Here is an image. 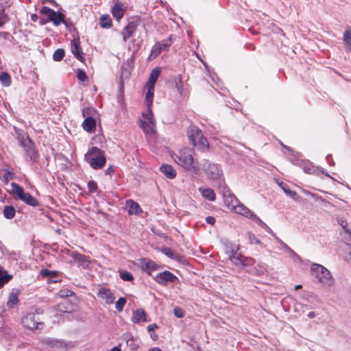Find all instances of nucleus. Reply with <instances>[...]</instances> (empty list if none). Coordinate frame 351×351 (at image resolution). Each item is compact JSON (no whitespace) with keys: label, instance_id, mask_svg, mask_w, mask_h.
I'll list each match as a JSON object with an SVG mask.
<instances>
[{"label":"nucleus","instance_id":"obj_16","mask_svg":"<svg viewBox=\"0 0 351 351\" xmlns=\"http://www.w3.org/2000/svg\"><path fill=\"white\" fill-rule=\"evenodd\" d=\"M141 263V267L142 270L146 272L149 276H152L153 271L159 270L161 266L156 263L152 260H148L146 258H141L139 259Z\"/></svg>","mask_w":351,"mask_h":351},{"label":"nucleus","instance_id":"obj_41","mask_svg":"<svg viewBox=\"0 0 351 351\" xmlns=\"http://www.w3.org/2000/svg\"><path fill=\"white\" fill-rule=\"evenodd\" d=\"M119 274L120 278L124 281L132 282L134 280L133 275L126 270H120Z\"/></svg>","mask_w":351,"mask_h":351},{"label":"nucleus","instance_id":"obj_30","mask_svg":"<svg viewBox=\"0 0 351 351\" xmlns=\"http://www.w3.org/2000/svg\"><path fill=\"white\" fill-rule=\"evenodd\" d=\"M26 204L32 207H36L40 205L39 202L33 197L29 193L26 192L23 197L20 199Z\"/></svg>","mask_w":351,"mask_h":351},{"label":"nucleus","instance_id":"obj_33","mask_svg":"<svg viewBox=\"0 0 351 351\" xmlns=\"http://www.w3.org/2000/svg\"><path fill=\"white\" fill-rule=\"evenodd\" d=\"M40 274L43 277L49 278V280L56 282L58 280L56 278L58 276V273L54 271H51L47 269H43L40 271Z\"/></svg>","mask_w":351,"mask_h":351},{"label":"nucleus","instance_id":"obj_5","mask_svg":"<svg viewBox=\"0 0 351 351\" xmlns=\"http://www.w3.org/2000/svg\"><path fill=\"white\" fill-rule=\"evenodd\" d=\"M312 274L317 279V281L325 287H330L334 285L335 280L330 272L325 267L317 263H312L311 265Z\"/></svg>","mask_w":351,"mask_h":351},{"label":"nucleus","instance_id":"obj_25","mask_svg":"<svg viewBox=\"0 0 351 351\" xmlns=\"http://www.w3.org/2000/svg\"><path fill=\"white\" fill-rule=\"evenodd\" d=\"M16 134L17 135V139L19 142V145L23 147H25L27 143H29V140H32L29 134L23 131V130L19 129L16 130Z\"/></svg>","mask_w":351,"mask_h":351},{"label":"nucleus","instance_id":"obj_36","mask_svg":"<svg viewBox=\"0 0 351 351\" xmlns=\"http://www.w3.org/2000/svg\"><path fill=\"white\" fill-rule=\"evenodd\" d=\"M343 40L346 45V49L351 52V28L343 32Z\"/></svg>","mask_w":351,"mask_h":351},{"label":"nucleus","instance_id":"obj_54","mask_svg":"<svg viewBox=\"0 0 351 351\" xmlns=\"http://www.w3.org/2000/svg\"><path fill=\"white\" fill-rule=\"evenodd\" d=\"M134 60H135V55H134V53H133L132 56H131V58H128L126 60L125 63L122 66H125L126 68H130V69L133 70Z\"/></svg>","mask_w":351,"mask_h":351},{"label":"nucleus","instance_id":"obj_14","mask_svg":"<svg viewBox=\"0 0 351 351\" xmlns=\"http://www.w3.org/2000/svg\"><path fill=\"white\" fill-rule=\"evenodd\" d=\"M70 256L73 259L74 263H75L78 267L83 269H89L90 261L88 256L77 252H72Z\"/></svg>","mask_w":351,"mask_h":351},{"label":"nucleus","instance_id":"obj_35","mask_svg":"<svg viewBox=\"0 0 351 351\" xmlns=\"http://www.w3.org/2000/svg\"><path fill=\"white\" fill-rule=\"evenodd\" d=\"M0 82L3 86H10L12 83L10 75L6 71H0Z\"/></svg>","mask_w":351,"mask_h":351},{"label":"nucleus","instance_id":"obj_62","mask_svg":"<svg viewBox=\"0 0 351 351\" xmlns=\"http://www.w3.org/2000/svg\"><path fill=\"white\" fill-rule=\"evenodd\" d=\"M206 221L210 225H214L216 220L215 218L213 216H208L206 218Z\"/></svg>","mask_w":351,"mask_h":351},{"label":"nucleus","instance_id":"obj_23","mask_svg":"<svg viewBox=\"0 0 351 351\" xmlns=\"http://www.w3.org/2000/svg\"><path fill=\"white\" fill-rule=\"evenodd\" d=\"M97 126V121L95 118L86 117L84 121L82 122V128L89 132L93 133L95 131Z\"/></svg>","mask_w":351,"mask_h":351},{"label":"nucleus","instance_id":"obj_26","mask_svg":"<svg viewBox=\"0 0 351 351\" xmlns=\"http://www.w3.org/2000/svg\"><path fill=\"white\" fill-rule=\"evenodd\" d=\"M160 73V69L159 67H156L152 71L149 80L147 82V88H154V86L158 79Z\"/></svg>","mask_w":351,"mask_h":351},{"label":"nucleus","instance_id":"obj_8","mask_svg":"<svg viewBox=\"0 0 351 351\" xmlns=\"http://www.w3.org/2000/svg\"><path fill=\"white\" fill-rule=\"evenodd\" d=\"M203 169L207 178L210 180H217L223 175V170L219 165L208 160H206L203 164Z\"/></svg>","mask_w":351,"mask_h":351},{"label":"nucleus","instance_id":"obj_50","mask_svg":"<svg viewBox=\"0 0 351 351\" xmlns=\"http://www.w3.org/2000/svg\"><path fill=\"white\" fill-rule=\"evenodd\" d=\"M87 187L90 193H93L97 191L98 186L95 181L90 180L87 183Z\"/></svg>","mask_w":351,"mask_h":351},{"label":"nucleus","instance_id":"obj_37","mask_svg":"<svg viewBox=\"0 0 351 351\" xmlns=\"http://www.w3.org/2000/svg\"><path fill=\"white\" fill-rule=\"evenodd\" d=\"M202 195L209 201H214L216 199L214 191L209 188L202 189Z\"/></svg>","mask_w":351,"mask_h":351},{"label":"nucleus","instance_id":"obj_29","mask_svg":"<svg viewBox=\"0 0 351 351\" xmlns=\"http://www.w3.org/2000/svg\"><path fill=\"white\" fill-rule=\"evenodd\" d=\"M12 190L10 193L16 196L19 199H21L26 193L24 189L16 182L11 183Z\"/></svg>","mask_w":351,"mask_h":351},{"label":"nucleus","instance_id":"obj_12","mask_svg":"<svg viewBox=\"0 0 351 351\" xmlns=\"http://www.w3.org/2000/svg\"><path fill=\"white\" fill-rule=\"evenodd\" d=\"M23 148L24 149L26 161L32 162V163L38 161L40 155L33 140H29V143H27V145L23 147Z\"/></svg>","mask_w":351,"mask_h":351},{"label":"nucleus","instance_id":"obj_27","mask_svg":"<svg viewBox=\"0 0 351 351\" xmlns=\"http://www.w3.org/2000/svg\"><path fill=\"white\" fill-rule=\"evenodd\" d=\"M140 127L142 128L145 133H155V121L149 120L148 121H145L140 120Z\"/></svg>","mask_w":351,"mask_h":351},{"label":"nucleus","instance_id":"obj_63","mask_svg":"<svg viewBox=\"0 0 351 351\" xmlns=\"http://www.w3.org/2000/svg\"><path fill=\"white\" fill-rule=\"evenodd\" d=\"M158 328V326L156 324H152L147 327V330L149 332H152L155 329Z\"/></svg>","mask_w":351,"mask_h":351},{"label":"nucleus","instance_id":"obj_49","mask_svg":"<svg viewBox=\"0 0 351 351\" xmlns=\"http://www.w3.org/2000/svg\"><path fill=\"white\" fill-rule=\"evenodd\" d=\"M127 346L132 350V351H136L139 346L136 343L135 339L133 336H131L128 340H127Z\"/></svg>","mask_w":351,"mask_h":351},{"label":"nucleus","instance_id":"obj_48","mask_svg":"<svg viewBox=\"0 0 351 351\" xmlns=\"http://www.w3.org/2000/svg\"><path fill=\"white\" fill-rule=\"evenodd\" d=\"M127 300L124 297H121L118 299L115 304L116 310L118 312H121L126 304Z\"/></svg>","mask_w":351,"mask_h":351},{"label":"nucleus","instance_id":"obj_20","mask_svg":"<svg viewBox=\"0 0 351 351\" xmlns=\"http://www.w3.org/2000/svg\"><path fill=\"white\" fill-rule=\"evenodd\" d=\"M132 320L134 323L136 324L141 322H147L150 321V319L147 318L145 311L141 308H137L136 311H133Z\"/></svg>","mask_w":351,"mask_h":351},{"label":"nucleus","instance_id":"obj_51","mask_svg":"<svg viewBox=\"0 0 351 351\" xmlns=\"http://www.w3.org/2000/svg\"><path fill=\"white\" fill-rule=\"evenodd\" d=\"M57 294L60 298H66L67 297L71 296L72 295H74V293L71 290L64 289H60Z\"/></svg>","mask_w":351,"mask_h":351},{"label":"nucleus","instance_id":"obj_43","mask_svg":"<svg viewBox=\"0 0 351 351\" xmlns=\"http://www.w3.org/2000/svg\"><path fill=\"white\" fill-rule=\"evenodd\" d=\"M65 56V51L63 49H56L53 54V60L56 62L61 61Z\"/></svg>","mask_w":351,"mask_h":351},{"label":"nucleus","instance_id":"obj_4","mask_svg":"<svg viewBox=\"0 0 351 351\" xmlns=\"http://www.w3.org/2000/svg\"><path fill=\"white\" fill-rule=\"evenodd\" d=\"M187 134L189 141L197 150L201 152L208 150L209 144L207 138L197 126L191 125L187 130Z\"/></svg>","mask_w":351,"mask_h":351},{"label":"nucleus","instance_id":"obj_1","mask_svg":"<svg viewBox=\"0 0 351 351\" xmlns=\"http://www.w3.org/2000/svg\"><path fill=\"white\" fill-rule=\"evenodd\" d=\"M222 195L224 204L228 208L235 210L237 213L250 219L254 215L251 210L240 202L237 197L232 193L229 187L225 184L223 186Z\"/></svg>","mask_w":351,"mask_h":351},{"label":"nucleus","instance_id":"obj_53","mask_svg":"<svg viewBox=\"0 0 351 351\" xmlns=\"http://www.w3.org/2000/svg\"><path fill=\"white\" fill-rule=\"evenodd\" d=\"M77 78L82 82H85L88 80V76L85 71L82 69H77Z\"/></svg>","mask_w":351,"mask_h":351},{"label":"nucleus","instance_id":"obj_46","mask_svg":"<svg viewBox=\"0 0 351 351\" xmlns=\"http://www.w3.org/2000/svg\"><path fill=\"white\" fill-rule=\"evenodd\" d=\"M132 69L130 68H126L125 66H121V72L120 75V79L128 80L130 77Z\"/></svg>","mask_w":351,"mask_h":351},{"label":"nucleus","instance_id":"obj_21","mask_svg":"<svg viewBox=\"0 0 351 351\" xmlns=\"http://www.w3.org/2000/svg\"><path fill=\"white\" fill-rule=\"evenodd\" d=\"M125 12L123 4L120 2L116 3L111 9L112 16L117 21H119L123 18Z\"/></svg>","mask_w":351,"mask_h":351},{"label":"nucleus","instance_id":"obj_39","mask_svg":"<svg viewBox=\"0 0 351 351\" xmlns=\"http://www.w3.org/2000/svg\"><path fill=\"white\" fill-rule=\"evenodd\" d=\"M174 82L176 88H177L178 93L180 95H183V84H182V77L180 74L175 76Z\"/></svg>","mask_w":351,"mask_h":351},{"label":"nucleus","instance_id":"obj_10","mask_svg":"<svg viewBox=\"0 0 351 351\" xmlns=\"http://www.w3.org/2000/svg\"><path fill=\"white\" fill-rule=\"evenodd\" d=\"M291 162L300 167H301L304 172L308 174H314L318 175L319 167H315L311 161L308 160H301V159H292L289 158Z\"/></svg>","mask_w":351,"mask_h":351},{"label":"nucleus","instance_id":"obj_47","mask_svg":"<svg viewBox=\"0 0 351 351\" xmlns=\"http://www.w3.org/2000/svg\"><path fill=\"white\" fill-rule=\"evenodd\" d=\"M128 202L130 203V209L128 213L130 214L132 211H134L135 214H138L141 212V208L139 204L133 200H130Z\"/></svg>","mask_w":351,"mask_h":351},{"label":"nucleus","instance_id":"obj_19","mask_svg":"<svg viewBox=\"0 0 351 351\" xmlns=\"http://www.w3.org/2000/svg\"><path fill=\"white\" fill-rule=\"evenodd\" d=\"M97 296L105 300L107 304H112L114 302L115 297L110 289L101 287L99 289Z\"/></svg>","mask_w":351,"mask_h":351},{"label":"nucleus","instance_id":"obj_55","mask_svg":"<svg viewBox=\"0 0 351 351\" xmlns=\"http://www.w3.org/2000/svg\"><path fill=\"white\" fill-rule=\"evenodd\" d=\"M142 116L147 119V121H155L154 118V114L152 113V111L151 110V107H147V111L142 113Z\"/></svg>","mask_w":351,"mask_h":351},{"label":"nucleus","instance_id":"obj_9","mask_svg":"<svg viewBox=\"0 0 351 351\" xmlns=\"http://www.w3.org/2000/svg\"><path fill=\"white\" fill-rule=\"evenodd\" d=\"M230 261L237 267L245 269L247 271H250L249 267L254 265L255 263L254 258L245 256L241 253L236 256H232V258H230Z\"/></svg>","mask_w":351,"mask_h":351},{"label":"nucleus","instance_id":"obj_6","mask_svg":"<svg viewBox=\"0 0 351 351\" xmlns=\"http://www.w3.org/2000/svg\"><path fill=\"white\" fill-rule=\"evenodd\" d=\"M40 13L42 15L49 16V21H51L55 26L60 25L66 20L65 19V14L62 12L54 11L47 6H43L40 10Z\"/></svg>","mask_w":351,"mask_h":351},{"label":"nucleus","instance_id":"obj_13","mask_svg":"<svg viewBox=\"0 0 351 351\" xmlns=\"http://www.w3.org/2000/svg\"><path fill=\"white\" fill-rule=\"evenodd\" d=\"M152 277L156 282L162 286L167 285L169 282H175L178 280L177 276L167 270L160 272L156 276Z\"/></svg>","mask_w":351,"mask_h":351},{"label":"nucleus","instance_id":"obj_3","mask_svg":"<svg viewBox=\"0 0 351 351\" xmlns=\"http://www.w3.org/2000/svg\"><path fill=\"white\" fill-rule=\"evenodd\" d=\"M84 160L87 162L93 169H101L106 163L105 152L97 147H92L84 154Z\"/></svg>","mask_w":351,"mask_h":351},{"label":"nucleus","instance_id":"obj_22","mask_svg":"<svg viewBox=\"0 0 351 351\" xmlns=\"http://www.w3.org/2000/svg\"><path fill=\"white\" fill-rule=\"evenodd\" d=\"M20 292V290L14 289L10 293L7 302V306L9 308H13L19 304V300L18 296Z\"/></svg>","mask_w":351,"mask_h":351},{"label":"nucleus","instance_id":"obj_40","mask_svg":"<svg viewBox=\"0 0 351 351\" xmlns=\"http://www.w3.org/2000/svg\"><path fill=\"white\" fill-rule=\"evenodd\" d=\"M161 47H159V45L156 43L152 48L148 59L153 60L156 58L159 54L161 53Z\"/></svg>","mask_w":351,"mask_h":351},{"label":"nucleus","instance_id":"obj_17","mask_svg":"<svg viewBox=\"0 0 351 351\" xmlns=\"http://www.w3.org/2000/svg\"><path fill=\"white\" fill-rule=\"evenodd\" d=\"M45 343L51 348L60 350H66L72 346L71 343H67L58 339H47L45 341Z\"/></svg>","mask_w":351,"mask_h":351},{"label":"nucleus","instance_id":"obj_2","mask_svg":"<svg viewBox=\"0 0 351 351\" xmlns=\"http://www.w3.org/2000/svg\"><path fill=\"white\" fill-rule=\"evenodd\" d=\"M177 163L185 170L194 174H198L199 165L197 160L194 159L193 150L190 149L181 150L179 155L177 156Z\"/></svg>","mask_w":351,"mask_h":351},{"label":"nucleus","instance_id":"obj_7","mask_svg":"<svg viewBox=\"0 0 351 351\" xmlns=\"http://www.w3.org/2000/svg\"><path fill=\"white\" fill-rule=\"evenodd\" d=\"M21 323L24 327L29 330L41 329L43 325V323L40 321L34 312H29L23 315Z\"/></svg>","mask_w":351,"mask_h":351},{"label":"nucleus","instance_id":"obj_59","mask_svg":"<svg viewBox=\"0 0 351 351\" xmlns=\"http://www.w3.org/2000/svg\"><path fill=\"white\" fill-rule=\"evenodd\" d=\"M248 238H249L250 243L251 244H253V243L260 244L261 243V241L259 239H258L255 237V235L252 232L248 233Z\"/></svg>","mask_w":351,"mask_h":351},{"label":"nucleus","instance_id":"obj_38","mask_svg":"<svg viewBox=\"0 0 351 351\" xmlns=\"http://www.w3.org/2000/svg\"><path fill=\"white\" fill-rule=\"evenodd\" d=\"M154 88H147L145 95V104L147 107H151L153 104Z\"/></svg>","mask_w":351,"mask_h":351},{"label":"nucleus","instance_id":"obj_18","mask_svg":"<svg viewBox=\"0 0 351 351\" xmlns=\"http://www.w3.org/2000/svg\"><path fill=\"white\" fill-rule=\"evenodd\" d=\"M57 309L60 313V317L69 318L74 311V305L68 300H65L63 302L58 304Z\"/></svg>","mask_w":351,"mask_h":351},{"label":"nucleus","instance_id":"obj_24","mask_svg":"<svg viewBox=\"0 0 351 351\" xmlns=\"http://www.w3.org/2000/svg\"><path fill=\"white\" fill-rule=\"evenodd\" d=\"M160 170L168 179L175 178L177 174L174 168L168 164H162L160 167Z\"/></svg>","mask_w":351,"mask_h":351},{"label":"nucleus","instance_id":"obj_32","mask_svg":"<svg viewBox=\"0 0 351 351\" xmlns=\"http://www.w3.org/2000/svg\"><path fill=\"white\" fill-rule=\"evenodd\" d=\"M3 214L5 219H12L16 214V210L13 206H4Z\"/></svg>","mask_w":351,"mask_h":351},{"label":"nucleus","instance_id":"obj_58","mask_svg":"<svg viewBox=\"0 0 351 351\" xmlns=\"http://www.w3.org/2000/svg\"><path fill=\"white\" fill-rule=\"evenodd\" d=\"M0 36L10 42H12L14 40V38L8 32H1Z\"/></svg>","mask_w":351,"mask_h":351},{"label":"nucleus","instance_id":"obj_28","mask_svg":"<svg viewBox=\"0 0 351 351\" xmlns=\"http://www.w3.org/2000/svg\"><path fill=\"white\" fill-rule=\"evenodd\" d=\"M13 278L12 274H9L8 271L0 265V289L10 282Z\"/></svg>","mask_w":351,"mask_h":351},{"label":"nucleus","instance_id":"obj_44","mask_svg":"<svg viewBox=\"0 0 351 351\" xmlns=\"http://www.w3.org/2000/svg\"><path fill=\"white\" fill-rule=\"evenodd\" d=\"M157 45H159V47H161L162 48V51L163 50H167L169 47L172 44V38H171V36H170L166 40H162L160 42H158L156 43Z\"/></svg>","mask_w":351,"mask_h":351},{"label":"nucleus","instance_id":"obj_34","mask_svg":"<svg viewBox=\"0 0 351 351\" xmlns=\"http://www.w3.org/2000/svg\"><path fill=\"white\" fill-rule=\"evenodd\" d=\"M99 25L102 28H110L112 19L108 14H102L99 18Z\"/></svg>","mask_w":351,"mask_h":351},{"label":"nucleus","instance_id":"obj_60","mask_svg":"<svg viewBox=\"0 0 351 351\" xmlns=\"http://www.w3.org/2000/svg\"><path fill=\"white\" fill-rule=\"evenodd\" d=\"M5 173L1 177V179L3 182L7 184L9 180V176L12 175V172L9 170H5Z\"/></svg>","mask_w":351,"mask_h":351},{"label":"nucleus","instance_id":"obj_56","mask_svg":"<svg viewBox=\"0 0 351 351\" xmlns=\"http://www.w3.org/2000/svg\"><path fill=\"white\" fill-rule=\"evenodd\" d=\"M239 247V246H232L230 250L228 252V258L230 261L232 256H237L239 253L238 252Z\"/></svg>","mask_w":351,"mask_h":351},{"label":"nucleus","instance_id":"obj_52","mask_svg":"<svg viewBox=\"0 0 351 351\" xmlns=\"http://www.w3.org/2000/svg\"><path fill=\"white\" fill-rule=\"evenodd\" d=\"M250 219L253 220L256 223H257L259 226H261L262 228H268L267 224L265 222H263L256 214L252 215V217Z\"/></svg>","mask_w":351,"mask_h":351},{"label":"nucleus","instance_id":"obj_11","mask_svg":"<svg viewBox=\"0 0 351 351\" xmlns=\"http://www.w3.org/2000/svg\"><path fill=\"white\" fill-rule=\"evenodd\" d=\"M141 21V16H136L132 18L123 28L121 34L123 36V40L127 41L135 32L137 27Z\"/></svg>","mask_w":351,"mask_h":351},{"label":"nucleus","instance_id":"obj_45","mask_svg":"<svg viewBox=\"0 0 351 351\" xmlns=\"http://www.w3.org/2000/svg\"><path fill=\"white\" fill-rule=\"evenodd\" d=\"M96 112V110L93 107H86L84 108L82 110V116L86 119V117L94 118L93 116Z\"/></svg>","mask_w":351,"mask_h":351},{"label":"nucleus","instance_id":"obj_61","mask_svg":"<svg viewBox=\"0 0 351 351\" xmlns=\"http://www.w3.org/2000/svg\"><path fill=\"white\" fill-rule=\"evenodd\" d=\"M114 173V167L113 165H110L106 170H105V175L112 176Z\"/></svg>","mask_w":351,"mask_h":351},{"label":"nucleus","instance_id":"obj_42","mask_svg":"<svg viewBox=\"0 0 351 351\" xmlns=\"http://www.w3.org/2000/svg\"><path fill=\"white\" fill-rule=\"evenodd\" d=\"M160 251L163 254L173 260H178V257L180 256L178 254L176 255L170 247H162Z\"/></svg>","mask_w":351,"mask_h":351},{"label":"nucleus","instance_id":"obj_31","mask_svg":"<svg viewBox=\"0 0 351 351\" xmlns=\"http://www.w3.org/2000/svg\"><path fill=\"white\" fill-rule=\"evenodd\" d=\"M280 187L282 189V191L289 197H291L294 200H298L300 199V195L297 192L290 190L289 186L282 182L278 184Z\"/></svg>","mask_w":351,"mask_h":351},{"label":"nucleus","instance_id":"obj_64","mask_svg":"<svg viewBox=\"0 0 351 351\" xmlns=\"http://www.w3.org/2000/svg\"><path fill=\"white\" fill-rule=\"evenodd\" d=\"M118 84H119V91L121 93H123V90H124V80H122V79L119 78Z\"/></svg>","mask_w":351,"mask_h":351},{"label":"nucleus","instance_id":"obj_57","mask_svg":"<svg viewBox=\"0 0 351 351\" xmlns=\"http://www.w3.org/2000/svg\"><path fill=\"white\" fill-rule=\"evenodd\" d=\"M173 313L175 316L178 318H182L184 316V311L178 306H176L173 309Z\"/></svg>","mask_w":351,"mask_h":351},{"label":"nucleus","instance_id":"obj_15","mask_svg":"<svg viewBox=\"0 0 351 351\" xmlns=\"http://www.w3.org/2000/svg\"><path fill=\"white\" fill-rule=\"evenodd\" d=\"M71 51L73 56L80 62H84L85 58L80 46L79 36L75 37L71 42Z\"/></svg>","mask_w":351,"mask_h":351}]
</instances>
